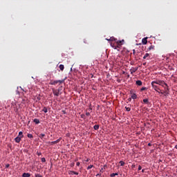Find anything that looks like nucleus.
<instances>
[{
    "label": "nucleus",
    "mask_w": 177,
    "mask_h": 177,
    "mask_svg": "<svg viewBox=\"0 0 177 177\" xmlns=\"http://www.w3.org/2000/svg\"><path fill=\"white\" fill-rule=\"evenodd\" d=\"M151 84H156L157 85H160L161 86H164V85L167 86V84L165 82H164V81L162 80H154L153 82H151Z\"/></svg>",
    "instance_id": "nucleus-1"
},
{
    "label": "nucleus",
    "mask_w": 177,
    "mask_h": 177,
    "mask_svg": "<svg viewBox=\"0 0 177 177\" xmlns=\"http://www.w3.org/2000/svg\"><path fill=\"white\" fill-rule=\"evenodd\" d=\"M53 93L55 96H59V95H62V87H59L57 90H53Z\"/></svg>",
    "instance_id": "nucleus-2"
},
{
    "label": "nucleus",
    "mask_w": 177,
    "mask_h": 177,
    "mask_svg": "<svg viewBox=\"0 0 177 177\" xmlns=\"http://www.w3.org/2000/svg\"><path fill=\"white\" fill-rule=\"evenodd\" d=\"M151 86L154 89V91H156V92H158V93H160V91H160V88L157 85H155L154 84H151Z\"/></svg>",
    "instance_id": "nucleus-3"
},
{
    "label": "nucleus",
    "mask_w": 177,
    "mask_h": 177,
    "mask_svg": "<svg viewBox=\"0 0 177 177\" xmlns=\"http://www.w3.org/2000/svg\"><path fill=\"white\" fill-rule=\"evenodd\" d=\"M62 84L63 82V80H55L51 83V85H56V84Z\"/></svg>",
    "instance_id": "nucleus-4"
},
{
    "label": "nucleus",
    "mask_w": 177,
    "mask_h": 177,
    "mask_svg": "<svg viewBox=\"0 0 177 177\" xmlns=\"http://www.w3.org/2000/svg\"><path fill=\"white\" fill-rule=\"evenodd\" d=\"M107 167V165H104L103 167H102L100 170V174H103V172H104V171H106V167Z\"/></svg>",
    "instance_id": "nucleus-5"
},
{
    "label": "nucleus",
    "mask_w": 177,
    "mask_h": 177,
    "mask_svg": "<svg viewBox=\"0 0 177 177\" xmlns=\"http://www.w3.org/2000/svg\"><path fill=\"white\" fill-rule=\"evenodd\" d=\"M138 71V68H132L130 69L131 74H133V73H136Z\"/></svg>",
    "instance_id": "nucleus-6"
},
{
    "label": "nucleus",
    "mask_w": 177,
    "mask_h": 177,
    "mask_svg": "<svg viewBox=\"0 0 177 177\" xmlns=\"http://www.w3.org/2000/svg\"><path fill=\"white\" fill-rule=\"evenodd\" d=\"M142 43L143 45H146L147 44V37H145L142 39Z\"/></svg>",
    "instance_id": "nucleus-7"
},
{
    "label": "nucleus",
    "mask_w": 177,
    "mask_h": 177,
    "mask_svg": "<svg viewBox=\"0 0 177 177\" xmlns=\"http://www.w3.org/2000/svg\"><path fill=\"white\" fill-rule=\"evenodd\" d=\"M131 99H133V100H135V99L138 98V95H136V93H132V91H131Z\"/></svg>",
    "instance_id": "nucleus-8"
},
{
    "label": "nucleus",
    "mask_w": 177,
    "mask_h": 177,
    "mask_svg": "<svg viewBox=\"0 0 177 177\" xmlns=\"http://www.w3.org/2000/svg\"><path fill=\"white\" fill-rule=\"evenodd\" d=\"M15 140L17 143H20V140H21V137L17 136L15 138Z\"/></svg>",
    "instance_id": "nucleus-9"
},
{
    "label": "nucleus",
    "mask_w": 177,
    "mask_h": 177,
    "mask_svg": "<svg viewBox=\"0 0 177 177\" xmlns=\"http://www.w3.org/2000/svg\"><path fill=\"white\" fill-rule=\"evenodd\" d=\"M62 138H59L58 140H55V141H53L51 142V145H56V143H59V142H60Z\"/></svg>",
    "instance_id": "nucleus-10"
},
{
    "label": "nucleus",
    "mask_w": 177,
    "mask_h": 177,
    "mask_svg": "<svg viewBox=\"0 0 177 177\" xmlns=\"http://www.w3.org/2000/svg\"><path fill=\"white\" fill-rule=\"evenodd\" d=\"M31 176V174H30L29 173H24L22 175V177H30Z\"/></svg>",
    "instance_id": "nucleus-11"
},
{
    "label": "nucleus",
    "mask_w": 177,
    "mask_h": 177,
    "mask_svg": "<svg viewBox=\"0 0 177 177\" xmlns=\"http://www.w3.org/2000/svg\"><path fill=\"white\" fill-rule=\"evenodd\" d=\"M136 85H138V86H142V82L140 80H137L136 82Z\"/></svg>",
    "instance_id": "nucleus-12"
},
{
    "label": "nucleus",
    "mask_w": 177,
    "mask_h": 177,
    "mask_svg": "<svg viewBox=\"0 0 177 177\" xmlns=\"http://www.w3.org/2000/svg\"><path fill=\"white\" fill-rule=\"evenodd\" d=\"M33 122H35V124H39L40 122L39 119H37V118L34 119Z\"/></svg>",
    "instance_id": "nucleus-13"
},
{
    "label": "nucleus",
    "mask_w": 177,
    "mask_h": 177,
    "mask_svg": "<svg viewBox=\"0 0 177 177\" xmlns=\"http://www.w3.org/2000/svg\"><path fill=\"white\" fill-rule=\"evenodd\" d=\"M59 69L61 70V71H63V70H64V65L60 64L59 65Z\"/></svg>",
    "instance_id": "nucleus-14"
},
{
    "label": "nucleus",
    "mask_w": 177,
    "mask_h": 177,
    "mask_svg": "<svg viewBox=\"0 0 177 177\" xmlns=\"http://www.w3.org/2000/svg\"><path fill=\"white\" fill-rule=\"evenodd\" d=\"M70 172H71V175H78V172H77V171H71Z\"/></svg>",
    "instance_id": "nucleus-15"
},
{
    "label": "nucleus",
    "mask_w": 177,
    "mask_h": 177,
    "mask_svg": "<svg viewBox=\"0 0 177 177\" xmlns=\"http://www.w3.org/2000/svg\"><path fill=\"white\" fill-rule=\"evenodd\" d=\"M119 163L120 164L121 167H124V165H125V162L122 160H120Z\"/></svg>",
    "instance_id": "nucleus-16"
},
{
    "label": "nucleus",
    "mask_w": 177,
    "mask_h": 177,
    "mask_svg": "<svg viewBox=\"0 0 177 177\" xmlns=\"http://www.w3.org/2000/svg\"><path fill=\"white\" fill-rule=\"evenodd\" d=\"M118 176V173H113L111 174V177Z\"/></svg>",
    "instance_id": "nucleus-17"
},
{
    "label": "nucleus",
    "mask_w": 177,
    "mask_h": 177,
    "mask_svg": "<svg viewBox=\"0 0 177 177\" xmlns=\"http://www.w3.org/2000/svg\"><path fill=\"white\" fill-rule=\"evenodd\" d=\"M143 102L145 103V104H149V100L148 99H144Z\"/></svg>",
    "instance_id": "nucleus-18"
},
{
    "label": "nucleus",
    "mask_w": 177,
    "mask_h": 177,
    "mask_svg": "<svg viewBox=\"0 0 177 177\" xmlns=\"http://www.w3.org/2000/svg\"><path fill=\"white\" fill-rule=\"evenodd\" d=\"M42 111H44V113H48V108H46V106L44 107Z\"/></svg>",
    "instance_id": "nucleus-19"
},
{
    "label": "nucleus",
    "mask_w": 177,
    "mask_h": 177,
    "mask_svg": "<svg viewBox=\"0 0 177 177\" xmlns=\"http://www.w3.org/2000/svg\"><path fill=\"white\" fill-rule=\"evenodd\" d=\"M93 128H94V129H95V131H97V129H99V125L95 124V125L93 127Z\"/></svg>",
    "instance_id": "nucleus-20"
},
{
    "label": "nucleus",
    "mask_w": 177,
    "mask_h": 177,
    "mask_svg": "<svg viewBox=\"0 0 177 177\" xmlns=\"http://www.w3.org/2000/svg\"><path fill=\"white\" fill-rule=\"evenodd\" d=\"M18 136H19V138H23V131H19Z\"/></svg>",
    "instance_id": "nucleus-21"
},
{
    "label": "nucleus",
    "mask_w": 177,
    "mask_h": 177,
    "mask_svg": "<svg viewBox=\"0 0 177 177\" xmlns=\"http://www.w3.org/2000/svg\"><path fill=\"white\" fill-rule=\"evenodd\" d=\"M147 57H149V53H146L143 59H147Z\"/></svg>",
    "instance_id": "nucleus-22"
},
{
    "label": "nucleus",
    "mask_w": 177,
    "mask_h": 177,
    "mask_svg": "<svg viewBox=\"0 0 177 177\" xmlns=\"http://www.w3.org/2000/svg\"><path fill=\"white\" fill-rule=\"evenodd\" d=\"M28 138H33V136H32V134H31V133H28Z\"/></svg>",
    "instance_id": "nucleus-23"
},
{
    "label": "nucleus",
    "mask_w": 177,
    "mask_h": 177,
    "mask_svg": "<svg viewBox=\"0 0 177 177\" xmlns=\"http://www.w3.org/2000/svg\"><path fill=\"white\" fill-rule=\"evenodd\" d=\"M91 168H93V165H90L89 166H88L87 169H91Z\"/></svg>",
    "instance_id": "nucleus-24"
},
{
    "label": "nucleus",
    "mask_w": 177,
    "mask_h": 177,
    "mask_svg": "<svg viewBox=\"0 0 177 177\" xmlns=\"http://www.w3.org/2000/svg\"><path fill=\"white\" fill-rule=\"evenodd\" d=\"M39 137L41 138V139H42V138L45 137V134L41 133Z\"/></svg>",
    "instance_id": "nucleus-25"
},
{
    "label": "nucleus",
    "mask_w": 177,
    "mask_h": 177,
    "mask_svg": "<svg viewBox=\"0 0 177 177\" xmlns=\"http://www.w3.org/2000/svg\"><path fill=\"white\" fill-rule=\"evenodd\" d=\"M35 177H42V175L39 174H36L35 175Z\"/></svg>",
    "instance_id": "nucleus-26"
},
{
    "label": "nucleus",
    "mask_w": 177,
    "mask_h": 177,
    "mask_svg": "<svg viewBox=\"0 0 177 177\" xmlns=\"http://www.w3.org/2000/svg\"><path fill=\"white\" fill-rule=\"evenodd\" d=\"M151 49H154V46H151L149 47V50H151Z\"/></svg>",
    "instance_id": "nucleus-27"
},
{
    "label": "nucleus",
    "mask_w": 177,
    "mask_h": 177,
    "mask_svg": "<svg viewBox=\"0 0 177 177\" xmlns=\"http://www.w3.org/2000/svg\"><path fill=\"white\" fill-rule=\"evenodd\" d=\"M125 109H126L127 111H131V108H130V107L126 106V107H125Z\"/></svg>",
    "instance_id": "nucleus-28"
},
{
    "label": "nucleus",
    "mask_w": 177,
    "mask_h": 177,
    "mask_svg": "<svg viewBox=\"0 0 177 177\" xmlns=\"http://www.w3.org/2000/svg\"><path fill=\"white\" fill-rule=\"evenodd\" d=\"M46 161V159L45 158H41V162H45Z\"/></svg>",
    "instance_id": "nucleus-29"
},
{
    "label": "nucleus",
    "mask_w": 177,
    "mask_h": 177,
    "mask_svg": "<svg viewBox=\"0 0 177 177\" xmlns=\"http://www.w3.org/2000/svg\"><path fill=\"white\" fill-rule=\"evenodd\" d=\"M113 39H114V41H115L114 37H111L110 39H107V41H113Z\"/></svg>",
    "instance_id": "nucleus-30"
},
{
    "label": "nucleus",
    "mask_w": 177,
    "mask_h": 177,
    "mask_svg": "<svg viewBox=\"0 0 177 177\" xmlns=\"http://www.w3.org/2000/svg\"><path fill=\"white\" fill-rule=\"evenodd\" d=\"M141 91H146V87H142L140 89Z\"/></svg>",
    "instance_id": "nucleus-31"
},
{
    "label": "nucleus",
    "mask_w": 177,
    "mask_h": 177,
    "mask_svg": "<svg viewBox=\"0 0 177 177\" xmlns=\"http://www.w3.org/2000/svg\"><path fill=\"white\" fill-rule=\"evenodd\" d=\"M142 169V166L139 165L138 166V171H140Z\"/></svg>",
    "instance_id": "nucleus-32"
},
{
    "label": "nucleus",
    "mask_w": 177,
    "mask_h": 177,
    "mask_svg": "<svg viewBox=\"0 0 177 177\" xmlns=\"http://www.w3.org/2000/svg\"><path fill=\"white\" fill-rule=\"evenodd\" d=\"M96 176H102V173L97 174L96 175Z\"/></svg>",
    "instance_id": "nucleus-33"
},
{
    "label": "nucleus",
    "mask_w": 177,
    "mask_h": 177,
    "mask_svg": "<svg viewBox=\"0 0 177 177\" xmlns=\"http://www.w3.org/2000/svg\"><path fill=\"white\" fill-rule=\"evenodd\" d=\"M80 162H77V163H76V165L77 166V167H80Z\"/></svg>",
    "instance_id": "nucleus-34"
},
{
    "label": "nucleus",
    "mask_w": 177,
    "mask_h": 177,
    "mask_svg": "<svg viewBox=\"0 0 177 177\" xmlns=\"http://www.w3.org/2000/svg\"><path fill=\"white\" fill-rule=\"evenodd\" d=\"M8 167H10V165H9V164H7V165H6V168H8Z\"/></svg>",
    "instance_id": "nucleus-35"
},
{
    "label": "nucleus",
    "mask_w": 177,
    "mask_h": 177,
    "mask_svg": "<svg viewBox=\"0 0 177 177\" xmlns=\"http://www.w3.org/2000/svg\"><path fill=\"white\" fill-rule=\"evenodd\" d=\"M89 112L86 113V115H89Z\"/></svg>",
    "instance_id": "nucleus-36"
},
{
    "label": "nucleus",
    "mask_w": 177,
    "mask_h": 177,
    "mask_svg": "<svg viewBox=\"0 0 177 177\" xmlns=\"http://www.w3.org/2000/svg\"><path fill=\"white\" fill-rule=\"evenodd\" d=\"M86 162H88L89 161V159H86Z\"/></svg>",
    "instance_id": "nucleus-37"
},
{
    "label": "nucleus",
    "mask_w": 177,
    "mask_h": 177,
    "mask_svg": "<svg viewBox=\"0 0 177 177\" xmlns=\"http://www.w3.org/2000/svg\"><path fill=\"white\" fill-rule=\"evenodd\" d=\"M148 146H151V145L150 143L148 144Z\"/></svg>",
    "instance_id": "nucleus-38"
},
{
    "label": "nucleus",
    "mask_w": 177,
    "mask_h": 177,
    "mask_svg": "<svg viewBox=\"0 0 177 177\" xmlns=\"http://www.w3.org/2000/svg\"><path fill=\"white\" fill-rule=\"evenodd\" d=\"M38 156H41V153H38Z\"/></svg>",
    "instance_id": "nucleus-39"
},
{
    "label": "nucleus",
    "mask_w": 177,
    "mask_h": 177,
    "mask_svg": "<svg viewBox=\"0 0 177 177\" xmlns=\"http://www.w3.org/2000/svg\"><path fill=\"white\" fill-rule=\"evenodd\" d=\"M175 149H177V145L175 146Z\"/></svg>",
    "instance_id": "nucleus-40"
},
{
    "label": "nucleus",
    "mask_w": 177,
    "mask_h": 177,
    "mask_svg": "<svg viewBox=\"0 0 177 177\" xmlns=\"http://www.w3.org/2000/svg\"><path fill=\"white\" fill-rule=\"evenodd\" d=\"M142 172H145V169H142Z\"/></svg>",
    "instance_id": "nucleus-41"
}]
</instances>
